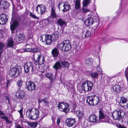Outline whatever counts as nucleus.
Listing matches in <instances>:
<instances>
[{"label": "nucleus", "instance_id": "680f3d73", "mask_svg": "<svg viewBox=\"0 0 128 128\" xmlns=\"http://www.w3.org/2000/svg\"><path fill=\"white\" fill-rule=\"evenodd\" d=\"M6 122L7 123H10V122L8 120V119L7 120H6Z\"/></svg>", "mask_w": 128, "mask_h": 128}, {"label": "nucleus", "instance_id": "e433bc0d", "mask_svg": "<svg viewBox=\"0 0 128 128\" xmlns=\"http://www.w3.org/2000/svg\"><path fill=\"white\" fill-rule=\"evenodd\" d=\"M104 117L103 112L101 110H99V119H103L104 118Z\"/></svg>", "mask_w": 128, "mask_h": 128}, {"label": "nucleus", "instance_id": "7ed1b4c3", "mask_svg": "<svg viewBox=\"0 0 128 128\" xmlns=\"http://www.w3.org/2000/svg\"><path fill=\"white\" fill-rule=\"evenodd\" d=\"M58 47L62 51H66L71 48L70 43L68 40H66L58 44Z\"/></svg>", "mask_w": 128, "mask_h": 128}, {"label": "nucleus", "instance_id": "79ce46f5", "mask_svg": "<svg viewBox=\"0 0 128 128\" xmlns=\"http://www.w3.org/2000/svg\"><path fill=\"white\" fill-rule=\"evenodd\" d=\"M90 60V59L88 58L86 60L85 63L87 65H91L92 64V62Z\"/></svg>", "mask_w": 128, "mask_h": 128}, {"label": "nucleus", "instance_id": "37998d69", "mask_svg": "<svg viewBox=\"0 0 128 128\" xmlns=\"http://www.w3.org/2000/svg\"><path fill=\"white\" fill-rule=\"evenodd\" d=\"M93 24L94 25V28H96L99 25V22L97 20L96 21L94 22Z\"/></svg>", "mask_w": 128, "mask_h": 128}, {"label": "nucleus", "instance_id": "1a4fd4ad", "mask_svg": "<svg viewBox=\"0 0 128 128\" xmlns=\"http://www.w3.org/2000/svg\"><path fill=\"white\" fill-rule=\"evenodd\" d=\"M34 54L33 55L34 58V62L36 65H42L44 64L45 62L44 58L43 56H42L40 53L38 54L36 60L34 58Z\"/></svg>", "mask_w": 128, "mask_h": 128}, {"label": "nucleus", "instance_id": "4d7b16f0", "mask_svg": "<svg viewBox=\"0 0 128 128\" xmlns=\"http://www.w3.org/2000/svg\"><path fill=\"white\" fill-rule=\"evenodd\" d=\"M16 128H23L21 126L19 125H16L15 126Z\"/></svg>", "mask_w": 128, "mask_h": 128}, {"label": "nucleus", "instance_id": "4be33fe9", "mask_svg": "<svg viewBox=\"0 0 128 128\" xmlns=\"http://www.w3.org/2000/svg\"><path fill=\"white\" fill-rule=\"evenodd\" d=\"M14 41L12 38H8L7 40V47L12 48L14 46Z\"/></svg>", "mask_w": 128, "mask_h": 128}, {"label": "nucleus", "instance_id": "49530a36", "mask_svg": "<svg viewBox=\"0 0 128 128\" xmlns=\"http://www.w3.org/2000/svg\"><path fill=\"white\" fill-rule=\"evenodd\" d=\"M91 33L88 30L86 31V33L85 35V36L86 37H89L91 35Z\"/></svg>", "mask_w": 128, "mask_h": 128}, {"label": "nucleus", "instance_id": "393cba45", "mask_svg": "<svg viewBox=\"0 0 128 128\" xmlns=\"http://www.w3.org/2000/svg\"><path fill=\"white\" fill-rule=\"evenodd\" d=\"M53 41L56 40L59 38V34L58 32H55L52 34L50 35Z\"/></svg>", "mask_w": 128, "mask_h": 128}, {"label": "nucleus", "instance_id": "cd10ccee", "mask_svg": "<svg viewBox=\"0 0 128 128\" xmlns=\"http://www.w3.org/2000/svg\"><path fill=\"white\" fill-rule=\"evenodd\" d=\"M1 7L4 9H6L9 7L10 5L9 3L7 1L3 2L0 4Z\"/></svg>", "mask_w": 128, "mask_h": 128}, {"label": "nucleus", "instance_id": "13d9d810", "mask_svg": "<svg viewBox=\"0 0 128 128\" xmlns=\"http://www.w3.org/2000/svg\"><path fill=\"white\" fill-rule=\"evenodd\" d=\"M6 99L7 100L9 104L10 103V100L9 98L8 97H6Z\"/></svg>", "mask_w": 128, "mask_h": 128}, {"label": "nucleus", "instance_id": "20e7f679", "mask_svg": "<svg viewBox=\"0 0 128 128\" xmlns=\"http://www.w3.org/2000/svg\"><path fill=\"white\" fill-rule=\"evenodd\" d=\"M25 73L28 74L30 73L33 74L35 73L33 63L31 62L26 63L24 66Z\"/></svg>", "mask_w": 128, "mask_h": 128}, {"label": "nucleus", "instance_id": "423d86ee", "mask_svg": "<svg viewBox=\"0 0 128 128\" xmlns=\"http://www.w3.org/2000/svg\"><path fill=\"white\" fill-rule=\"evenodd\" d=\"M58 7L60 10H62L63 12L68 11L71 9V6L67 2L64 3L62 2H60L58 5Z\"/></svg>", "mask_w": 128, "mask_h": 128}, {"label": "nucleus", "instance_id": "bb28decb", "mask_svg": "<svg viewBox=\"0 0 128 128\" xmlns=\"http://www.w3.org/2000/svg\"><path fill=\"white\" fill-rule=\"evenodd\" d=\"M27 52H31L33 53L40 52L41 51L40 49L39 48H27Z\"/></svg>", "mask_w": 128, "mask_h": 128}, {"label": "nucleus", "instance_id": "ea45409f", "mask_svg": "<svg viewBox=\"0 0 128 128\" xmlns=\"http://www.w3.org/2000/svg\"><path fill=\"white\" fill-rule=\"evenodd\" d=\"M38 124L36 122H31L29 124V125L33 128H35L37 126Z\"/></svg>", "mask_w": 128, "mask_h": 128}, {"label": "nucleus", "instance_id": "f3484780", "mask_svg": "<svg viewBox=\"0 0 128 128\" xmlns=\"http://www.w3.org/2000/svg\"><path fill=\"white\" fill-rule=\"evenodd\" d=\"M44 40L46 42V44L47 45L50 44L53 40L50 35L45 34Z\"/></svg>", "mask_w": 128, "mask_h": 128}, {"label": "nucleus", "instance_id": "c85d7f7f", "mask_svg": "<svg viewBox=\"0 0 128 128\" xmlns=\"http://www.w3.org/2000/svg\"><path fill=\"white\" fill-rule=\"evenodd\" d=\"M100 101L99 98L96 95H93V105H96L98 104Z\"/></svg>", "mask_w": 128, "mask_h": 128}, {"label": "nucleus", "instance_id": "338daca9", "mask_svg": "<svg viewBox=\"0 0 128 128\" xmlns=\"http://www.w3.org/2000/svg\"><path fill=\"white\" fill-rule=\"evenodd\" d=\"M52 121L53 122V119H52Z\"/></svg>", "mask_w": 128, "mask_h": 128}, {"label": "nucleus", "instance_id": "6e6d98bb", "mask_svg": "<svg viewBox=\"0 0 128 128\" xmlns=\"http://www.w3.org/2000/svg\"><path fill=\"white\" fill-rule=\"evenodd\" d=\"M5 114L2 111L0 110V116L2 115H4Z\"/></svg>", "mask_w": 128, "mask_h": 128}, {"label": "nucleus", "instance_id": "a18cd8bd", "mask_svg": "<svg viewBox=\"0 0 128 128\" xmlns=\"http://www.w3.org/2000/svg\"><path fill=\"white\" fill-rule=\"evenodd\" d=\"M77 114L78 117L79 118H80L82 116L83 113V112L82 111H78V113H77Z\"/></svg>", "mask_w": 128, "mask_h": 128}, {"label": "nucleus", "instance_id": "c9c22d12", "mask_svg": "<svg viewBox=\"0 0 128 128\" xmlns=\"http://www.w3.org/2000/svg\"><path fill=\"white\" fill-rule=\"evenodd\" d=\"M61 63L64 67L68 68L69 66V64L67 62L62 61L61 62Z\"/></svg>", "mask_w": 128, "mask_h": 128}, {"label": "nucleus", "instance_id": "58836bf2", "mask_svg": "<svg viewBox=\"0 0 128 128\" xmlns=\"http://www.w3.org/2000/svg\"><path fill=\"white\" fill-rule=\"evenodd\" d=\"M90 75L92 78H96L98 77V74L97 72H93L91 73H90Z\"/></svg>", "mask_w": 128, "mask_h": 128}, {"label": "nucleus", "instance_id": "0e129e2a", "mask_svg": "<svg viewBox=\"0 0 128 128\" xmlns=\"http://www.w3.org/2000/svg\"><path fill=\"white\" fill-rule=\"evenodd\" d=\"M9 82H8V83L7 84H6V86H7V87H8V83H9Z\"/></svg>", "mask_w": 128, "mask_h": 128}, {"label": "nucleus", "instance_id": "ddd939ff", "mask_svg": "<svg viewBox=\"0 0 128 128\" xmlns=\"http://www.w3.org/2000/svg\"><path fill=\"white\" fill-rule=\"evenodd\" d=\"M26 94L24 90L19 89L17 91L15 94V96L17 98L20 99H23L25 96Z\"/></svg>", "mask_w": 128, "mask_h": 128}, {"label": "nucleus", "instance_id": "e2e57ef3", "mask_svg": "<svg viewBox=\"0 0 128 128\" xmlns=\"http://www.w3.org/2000/svg\"><path fill=\"white\" fill-rule=\"evenodd\" d=\"M26 50H26V48H25L24 49L23 52H27V51Z\"/></svg>", "mask_w": 128, "mask_h": 128}, {"label": "nucleus", "instance_id": "8fccbe9b", "mask_svg": "<svg viewBox=\"0 0 128 128\" xmlns=\"http://www.w3.org/2000/svg\"><path fill=\"white\" fill-rule=\"evenodd\" d=\"M61 118L60 117H58L57 120V124L58 126L59 125L60 123V122Z\"/></svg>", "mask_w": 128, "mask_h": 128}, {"label": "nucleus", "instance_id": "864d4df0", "mask_svg": "<svg viewBox=\"0 0 128 128\" xmlns=\"http://www.w3.org/2000/svg\"><path fill=\"white\" fill-rule=\"evenodd\" d=\"M23 110L22 109H20V110L18 111V112L20 113V116H22V112Z\"/></svg>", "mask_w": 128, "mask_h": 128}, {"label": "nucleus", "instance_id": "412c9836", "mask_svg": "<svg viewBox=\"0 0 128 128\" xmlns=\"http://www.w3.org/2000/svg\"><path fill=\"white\" fill-rule=\"evenodd\" d=\"M93 96H88L86 98V102L90 106L93 105Z\"/></svg>", "mask_w": 128, "mask_h": 128}, {"label": "nucleus", "instance_id": "aec40b11", "mask_svg": "<svg viewBox=\"0 0 128 128\" xmlns=\"http://www.w3.org/2000/svg\"><path fill=\"white\" fill-rule=\"evenodd\" d=\"M56 8L53 6H51V15L50 16L54 18H56L58 17V15H57L55 12Z\"/></svg>", "mask_w": 128, "mask_h": 128}, {"label": "nucleus", "instance_id": "39448f33", "mask_svg": "<svg viewBox=\"0 0 128 128\" xmlns=\"http://www.w3.org/2000/svg\"><path fill=\"white\" fill-rule=\"evenodd\" d=\"M93 84L92 82L89 80L83 82L82 86V90L84 91L88 92L92 90Z\"/></svg>", "mask_w": 128, "mask_h": 128}, {"label": "nucleus", "instance_id": "de8ad7c7", "mask_svg": "<svg viewBox=\"0 0 128 128\" xmlns=\"http://www.w3.org/2000/svg\"><path fill=\"white\" fill-rule=\"evenodd\" d=\"M4 46V43L0 42V50L3 49Z\"/></svg>", "mask_w": 128, "mask_h": 128}, {"label": "nucleus", "instance_id": "b1692460", "mask_svg": "<svg viewBox=\"0 0 128 128\" xmlns=\"http://www.w3.org/2000/svg\"><path fill=\"white\" fill-rule=\"evenodd\" d=\"M24 36L23 34L20 33L16 35L15 40L16 41L18 42L20 40H24Z\"/></svg>", "mask_w": 128, "mask_h": 128}, {"label": "nucleus", "instance_id": "4468645a", "mask_svg": "<svg viewBox=\"0 0 128 128\" xmlns=\"http://www.w3.org/2000/svg\"><path fill=\"white\" fill-rule=\"evenodd\" d=\"M46 6L42 4L38 5L36 7V10L38 13L40 11L41 15L43 14L46 11Z\"/></svg>", "mask_w": 128, "mask_h": 128}, {"label": "nucleus", "instance_id": "c03bdc74", "mask_svg": "<svg viewBox=\"0 0 128 128\" xmlns=\"http://www.w3.org/2000/svg\"><path fill=\"white\" fill-rule=\"evenodd\" d=\"M66 86L68 88H71L73 87V84H70L69 83L67 82L65 84Z\"/></svg>", "mask_w": 128, "mask_h": 128}, {"label": "nucleus", "instance_id": "c756f323", "mask_svg": "<svg viewBox=\"0 0 128 128\" xmlns=\"http://www.w3.org/2000/svg\"><path fill=\"white\" fill-rule=\"evenodd\" d=\"M127 100L124 97H122L120 102V105L122 107H125L124 105L126 104Z\"/></svg>", "mask_w": 128, "mask_h": 128}, {"label": "nucleus", "instance_id": "f03ea898", "mask_svg": "<svg viewBox=\"0 0 128 128\" xmlns=\"http://www.w3.org/2000/svg\"><path fill=\"white\" fill-rule=\"evenodd\" d=\"M21 72L22 68L20 66H15L10 69L8 74L12 78H15L19 76Z\"/></svg>", "mask_w": 128, "mask_h": 128}, {"label": "nucleus", "instance_id": "a211bd4d", "mask_svg": "<svg viewBox=\"0 0 128 128\" xmlns=\"http://www.w3.org/2000/svg\"><path fill=\"white\" fill-rule=\"evenodd\" d=\"M121 89V86L117 84L115 85L111 88V90L115 94L116 92H120Z\"/></svg>", "mask_w": 128, "mask_h": 128}, {"label": "nucleus", "instance_id": "f257e3e1", "mask_svg": "<svg viewBox=\"0 0 128 128\" xmlns=\"http://www.w3.org/2000/svg\"><path fill=\"white\" fill-rule=\"evenodd\" d=\"M26 115L32 120L37 119L39 117V111L35 108L29 109L26 111Z\"/></svg>", "mask_w": 128, "mask_h": 128}, {"label": "nucleus", "instance_id": "f704fd0d", "mask_svg": "<svg viewBox=\"0 0 128 128\" xmlns=\"http://www.w3.org/2000/svg\"><path fill=\"white\" fill-rule=\"evenodd\" d=\"M80 0H76L75 2V8L76 10L78 9L80 7Z\"/></svg>", "mask_w": 128, "mask_h": 128}, {"label": "nucleus", "instance_id": "473e14b6", "mask_svg": "<svg viewBox=\"0 0 128 128\" xmlns=\"http://www.w3.org/2000/svg\"><path fill=\"white\" fill-rule=\"evenodd\" d=\"M97 118V116L94 114L90 116L89 118L90 122H96Z\"/></svg>", "mask_w": 128, "mask_h": 128}, {"label": "nucleus", "instance_id": "dca6fc26", "mask_svg": "<svg viewBox=\"0 0 128 128\" xmlns=\"http://www.w3.org/2000/svg\"><path fill=\"white\" fill-rule=\"evenodd\" d=\"M75 119L70 118L67 119L66 121V125L69 127H71L74 126L76 123Z\"/></svg>", "mask_w": 128, "mask_h": 128}, {"label": "nucleus", "instance_id": "4c0bfd02", "mask_svg": "<svg viewBox=\"0 0 128 128\" xmlns=\"http://www.w3.org/2000/svg\"><path fill=\"white\" fill-rule=\"evenodd\" d=\"M88 120L85 121L83 124H82V128H86L88 126Z\"/></svg>", "mask_w": 128, "mask_h": 128}, {"label": "nucleus", "instance_id": "2eb2a0df", "mask_svg": "<svg viewBox=\"0 0 128 128\" xmlns=\"http://www.w3.org/2000/svg\"><path fill=\"white\" fill-rule=\"evenodd\" d=\"M8 17L4 14H1L0 15V24L4 25L8 21Z\"/></svg>", "mask_w": 128, "mask_h": 128}, {"label": "nucleus", "instance_id": "f8f14e48", "mask_svg": "<svg viewBox=\"0 0 128 128\" xmlns=\"http://www.w3.org/2000/svg\"><path fill=\"white\" fill-rule=\"evenodd\" d=\"M26 89L30 91H32L35 90L36 87V85L34 82L31 81L28 82L26 84Z\"/></svg>", "mask_w": 128, "mask_h": 128}, {"label": "nucleus", "instance_id": "09e8293b", "mask_svg": "<svg viewBox=\"0 0 128 128\" xmlns=\"http://www.w3.org/2000/svg\"><path fill=\"white\" fill-rule=\"evenodd\" d=\"M40 102H44L45 103L48 104V103L47 102V100L46 98H44L43 99L41 100L40 101Z\"/></svg>", "mask_w": 128, "mask_h": 128}, {"label": "nucleus", "instance_id": "052dcab7", "mask_svg": "<svg viewBox=\"0 0 128 128\" xmlns=\"http://www.w3.org/2000/svg\"><path fill=\"white\" fill-rule=\"evenodd\" d=\"M3 49L0 50V55H1L3 52Z\"/></svg>", "mask_w": 128, "mask_h": 128}, {"label": "nucleus", "instance_id": "3c124183", "mask_svg": "<svg viewBox=\"0 0 128 128\" xmlns=\"http://www.w3.org/2000/svg\"><path fill=\"white\" fill-rule=\"evenodd\" d=\"M0 118H2L4 119L6 121L8 119V117L6 116H2Z\"/></svg>", "mask_w": 128, "mask_h": 128}, {"label": "nucleus", "instance_id": "9d476101", "mask_svg": "<svg viewBox=\"0 0 128 128\" xmlns=\"http://www.w3.org/2000/svg\"><path fill=\"white\" fill-rule=\"evenodd\" d=\"M10 29L12 31V33H13L14 32V30L18 26L19 24L17 20H14L12 18L10 22Z\"/></svg>", "mask_w": 128, "mask_h": 128}, {"label": "nucleus", "instance_id": "5fc2aeb1", "mask_svg": "<svg viewBox=\"0 0 128 128\" xmlns=\"http://www.w3.org/2000/svg\"><path fill=\"white\" fill-rule=\"evenodd\" d=\"M124 106H125V107L126 108H127L128 107V100H127L126 104L124 105Z\"/></svg>", "mask_w": 128, "mask_h": 128}, {"label": "nucleus", "instance_id": "5701e85b", "mask_svg": "<svg viewBox=\"0 0 128 128\" xmlns=\"http://www.w3.org/2000/svg\"><path fill=\"white\" fill-rule=\"evenodd\" d=\"M57 24L59 25L60 27L66 26V24L65 21L64 19L61 18H59L57 21Z\"/></svg>", "mask_w": 128, "mask_h": 128}, {"label": "nucleus", "instance_id": "a19ab883", "mask_svg": "<svg viewBox=\"0 0 128 128\" xmlns=\"http://www.w3.org/2000/svg\"><path fill=\"white\" fill-rule=\"evenodd\" d=\"M30 16L32 18L37 19L38 20L39 19V18L38 17L36 16L32 12H30Z\"/></svg>", "mask_w": 128, "mask_h": 128}, {"label": "nucleus", "instance_id": "0eeeda50", "mask_svg": "<svg viewBox=\"0 0 128 128\" xmlns=\"http://www.w3.org/2000/svg\"><path fill=\"white\" fill-rule=\"evenodd\" d=\"M69 106V104L66 103L62 102L58 104V107L59 110L60 111L66 113L70 110L68 108Z\"/></svg>", "mask_w": 128, "mask_h": 128}, {"label": "nucleus", "instance_id": "72a5a7b5", "mask_svg": "<svg viewBox=\"0 0 128 128\" xmlns=\"http://www.w3.org/2000/svg\"><path fill=\"white\" fill-rule=\"evenodd\" d=\"M23 81L22 80H18L16 82V84L19 89H20L22 86Z\"/></svg>", "mask_w": 128, "mask_h": 128}, {"label": "nucleus", "instance_id": "a878e982", "mask_svg": "<svg viewBox=\"0 0 128 128\" xmlns=\"http://www.w3.org/2000/svg\"><path fill=\"white\" fill-rule=\"evenodd\" d=\"M51 53L52 56L54 58H56L58 56L59 52L57 48H54L52 50Z\"/></svg>", "mask_w": 128, "mask_h": 128}, {"label": "nucleus", "instance_id": "7c9ffc66", "mask_svg": "<svg viewBox=\"0 0 128 128\" xmlns=\"http://www.w3.org/2000/svg\"><path fill=\"white\" fill-rule=\"evenodd\" d=\"M62 66L60 62H56L53 66V67L56 70L60 69L61 68Z\"/></svg>", "mask_w": 128, "mask_h": 128}, {"label": "nucleus", "instance_id": "bf43d9fd", "mask_svg": "<svg viewBox=\"0 0 128 128\" xmlns=\"http://www.w3.org/2000/svg\"><path fill=\"white\" fill-rule=\"evenodd\" d=\"M119 128H126L125 126H119Z\"/></svg>", "mask_w": 128, "mask_h": 128}, {"label": "nucleus", "instance_id": "6e6552de", "mask_svg": "<svg viewBox=\"0 0 128 128\" xmlns=\"http://www.w3.org/2000/svg\"><path fill=\"white\" fill-rule=\"evenodd\" d=\"M125 115L124 112L121 110L115 111L112 114V117L115 120H119L123 117Z\"/></svg>", "mask_w": 128, "mask_h": 128}, {"label": "nucleus", "instance_id": "69168bd1", "mask_svg": "<svg viewBox=\"0 0 128 128\" xmlns=\"http://www.w3.org/2000/svg\"><path fill=\"white\" fill-rule=\"evenodd\" d=\"M42 40H43V39H42ZM42 42H45L44 41H43V40H42Z\"/></svg>", "mask_w": 128, "mask_h": 128}, {"label": "nucleus", "instance_id": "2f4dec72", "mask_svg": "<svg viewBox=\"0 0 128 128\" xmlns=\"http://www.w3.org/2000/svg\"><path fill=\"white\" fill-rule=\"evenodd\" d=\"M45 76L48 78L51 81L53 80V75L52 73H45Z\"/></svg>", "mask_w": 128, "mask_h": 128}, {"label": "nucleus", "instance_id": "603ef678", "mask_svg": "<svg viewBox=\"0 0 128 128\" xmlns=\"http://www.w3.org/2000/svg\"><path fill=\"white\" fill-rule=\"evenodd\" d=\"M96 69L97 70L101 73L102 72V69L100 68L99 66H97Z\"/></svg>", "mask_w": 128, "mask_h": 128}, {"label": "nucleus", "instance_id": "6ab92c4d", "mask_svg": "<svg viewBox=\"0 0 128 128\" xmlns=\"http://www.w3.org/2000/svg\"><path fill=\"white\" fill-rule=\"evenodd\" d=\"M92 16H89L87 20L84 21V23L86 25L90 26L93 24L94 21Z\"/></svg>", "mask_w": 128, "mask_h": 128}, {"label": "nucleus", "instance_id": "9b49d317", "mask_svg": "<svg viewBox=\"0 0 128 128\" xmlns=\"http://www.w3.org/2000/svg\"><path fill=\"white\" fill-rule=\"evenodd\" d=\"M90 0H84L83 1V6L82 12L83 13H86L89 12V9H87L86 6L90 2Z\"/></svg>", "mask_w": 128, "mask_h": 128}]
</instances>
